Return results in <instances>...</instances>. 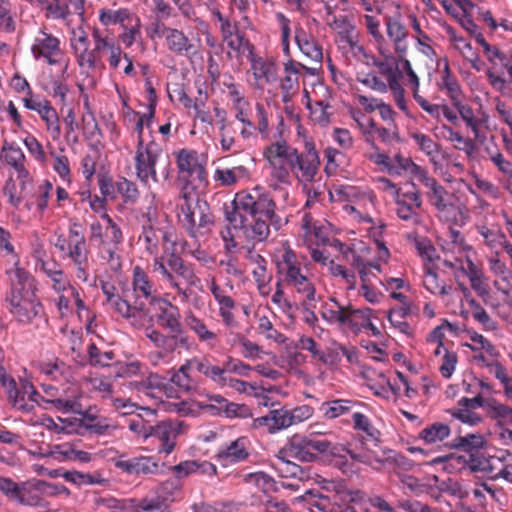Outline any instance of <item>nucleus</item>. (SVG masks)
I'll return each instance as SVG.
<instances>
[{"label": "nucleus", "mask_w": 512, "mask_h": 512, "mask_svg": "<svg viewBox=\"0 0 512 512\" xmlns=\"http://www.w3.org/2000/svg\"><path fill=\"white\" fill-rule=\"evenodd\" d=\"M140 240L144 241L146 252L155 255L151 266L158 280L175 290L182 300H189L191 288L199 287L201 280L194 264L184 261L176 253L175 228L169 223L162 224L157 218L156 209L148 207L142 214Z\"/></svg>", "instance_id": "f257e3e1"}, {"label": "nucleus", "mask_w": 512, "mask_h": 512, "mask_svg": "<svg viewBox=\"0 0 512 512\" xmlns=\"http://www.w3.org/2000/svg\"><path fill=\"white\" fill-rule=\"evenodd\" d=\"M231 205V210H225L226 220L249 241L263 242L270 235V227L279 230L282 226L272 194L260 185L238 191Z\"/></svg>", "instance_id": "f03ea898"}, {"label": "nucleus", "mask_w": 512, "mask_h": 512, "mask_svg": "<svg viewBox=\"0 0 512 512\" xmlns=\"http://www.w3.org/2000/svg\"><path fill=\"white\" fill-rule=\"evenodd\" d=\"M5 303L12 319L21 326L39 328L48 323V316L43 303L37 295L38 282L27 269L10 271Z\"/></svg>", "instance_id": "7ed1b4c3"}, {"label": "nucleus", "mask_w": 512, "mask_h": 512, "mask_svg": "<svg viewBox=\"0 0 512 512\" xmlns=\"http://www.w3.org/2000/svg\"><path fill=\"white\" fill-rule=\"evenodd\" d=\"M157 323L171 334H164L155 328H147L145 335L156 350L150 351L147 359L154 367L168 365L173 362L178 348L190 350L191 341L185 334L181 323L179 308L168 300H162L156 313Z\"/></svg>", "instance_id": "20e7f679"}, {"label": "nucleus", "mask_w": 512, "mask_h": 512, "mask_svg": "<svg viewBox=\"0 0 512 512\" xmlns=\"http://www.w3.org/2000/svg\"><path fill=\"white\" fill-rule=\"evenodd\" d=\"M276 267L277 275H281L286 286L291 287L299 295L302 305L315 308V303L321 300V296L317 295L313 278L305 273L306 268L302 259L289 245H283L279 251Z\"/></svg>", "instance_id": "39448f33"}, {"label": "nucleus", "mask_w": 512, "mask_h": 512, "mask_svg": "<svg viewBox=\"0 0 512 512\" xmlns=\"http://www.w3.org/2000/svg\"><path fill=\"white\" fill-rule=\"evenodd\" d=\"M378 76L375 72H359L356 79L364 86L380 92L391 91L397 107L406 115L409 114L405 99V90L400 83L401 72L395 64L394 59L388 64H382Z\"/></svg>", "instance_id": "423d86ee"}, {"label": "nucleus", "mask_w": 512, "mask_h": 512, "mask_svg": "<svg viewBox=\"0 0 512 512\" xmlns=\"http://www.w3.org/2000/svg\"><path fill=\"white\" fill-rule=\"evenodd\" d=\"M263 158L270 169V186L277 189L280 185L290 184V174L293 173L296 161V148L280 137L263 148Z\"/></svg>", "instance_id": "0eeeda50"}, {"label": "nucleus", "mask_w": 512, "mask_h": 512, "mask_svg": "<svg viewBox=\"0 0 512 512\" xmlns=\"http://www.w3.org/2000/svg\"><path fill=\"white\" fill-rule=\"evenodd\" d=\"M308 437L310 452L330 453L333 456H339L345 452L353 461L370 466L374 470H381L389 461V456L380 455L372 449H358L357 445L352 444H333L326 439H318L313 436Z\"/></svg>", "instance_id": "6e6552de"}, {"label": "nucleus", "mask_w": 512, "mask_h": 512, "mask_svg": "<svg viewBox=\"0 0 512 512\" xmlns=\"http://www.w3.org/2000/svg\"><path fill=\"white\" fill-rule=\"evenodd\" d=\"M180 197L184 203L180 206L178 218L188 234L196 238L208 232L213 219L207 202L194 200L190 191H181Z\"/></svg>", "instance_id": "1a4fd4ad"}, {"label": "nucleus", "mask_w": 512, "mask_h": 512, "mask_svg": "<svg viewBox=\"0 0 512 512\" xmlns=\"http://www.w3.org/2000/svg\"><path fill=\"white\" fill-rule=\"evenodd\" d=\"M178 169L177 181L182 185L181 191L204 190L208 187V173L199 160L195 150L181 149L176 154Z\"/></svg>", "instance_id": "9d476101"}, {"label": "nucleus", "mask_w": 512, "mask_h": 512, "mask_svg": "<svg viewBox=\"0 0 512 512\" xmlns=\"http://www.w3.org/2000/svg\"><path fill=\"white\" fill-rule=\"evenodd\" d=\"M3 388L12 409L21 413H31L36 406H41L42 395L33 383L26 379L17 382L11 375L4 378Z\"/></svg>", "instance_id": "9b49d317"}, {"label": "nucleus", "mask_w": 512, "mask_h": 512, "mask_svg": "<svg viewBox=\"0 0 512 512\" xmlns=\"http://www.w3.org/2000/svg\"><path fill=\"white\" fill-rule=\"evenodd\" d=\"M477 43L482 47L487 60L494 66H500L508 74L505 79L492 70L487 71V79L494 90L502 95L509 94V86H512V55L504 52L494 45H490L483 36L476 38Z\"/></svg>", "instance_id": "f8f14e48"}, {"label": "nucleus", "mask_w": 512, "mask_h": 512, "mask_svg": "<svg viewBox=\"0 0 512 512\" xmlns=\"http://www.w3.org/2000/svg\"><path fill=\"white\" fill-rule=\"evenodd\" d=\"M163 154V149L154 139L145 144L136 145L134 169L137 179L144 185H149V179L159 181L156 165Z\"/></svg>", "instance_id": "ddd939ff"}, {"label": "nucleus", "mask_w": 512, "mask_h": 512, "mask_svg": "<svg viewBox=\"0 0 512 512\" xmlns=\"http://www.w3.org/2000/svg\"><path fill=\"white\" fill-rule=\"evenodd\" d=\"M61 493H69L64 485L34 478L20 483L16 502L25 506L38 507L42 505L45 498Z\"/></svg>", "instance_id": "4468645a"}, {"label": "nucleus", "mask_w": 512, "mask_h": 512, "mask_svg": "<svg viewBox=\"0 0 512 512\" xmlns=\"http://www.w3.org/2000/svg\"><path fill=\"white\" fill-rule=\"evenodd\" d=\"M183 484L175 478L166 479L153 488L154 497L138 500L141 512H154L167 507L181 496Z\"/></svg>", "instance_id": "2eb2a0df"}, {"label": "nucleus", "mask_w": 512, "mask_h": 512, "mask_svg": "<svg viewBox=\"0 0 512 512\" xmlns=\"http://www.w3.org/2000/svg\"><path fill=\"white\" fill-rule=\"evenodd\" d=\"M443 265L455 272H461L467 276L471 288L479 295L485 296L489 293V287L486 283L482 269L476 265L469 254H458L453 259L445 258Z\"/></svg>", "instance_id": "dca6fc26"}, {"label": "nucleus", "mask_w": 512, "mask_h": 512, "mask_svg": "<svg viewBox=\"0 0 512 512\" xmlns=\"http://www.w3.org/2000/svg\"><path fill=\"white\" fill-rule=\"evenodd\" d=\"M31 53L36 60L43 58L49 65L61 64L65 58L60 39L45 31H40L34 38ZM68 66L69 59H66L63 73L67 71Z\"/></svg>", "instance_id": "f3484780"}, {"label": "nucleus", "mask_w": 512, "mask_h": 512, "mask_svg": "<svg viewBox=\"0 0 512 512\" xmlns=\"http://www.w3.org/2000/svg\"><path fill=\"white\" fill-rule=\"evenodd\" d=\"M339 36V48L346 58H352L355 61H358L368 67H376L378 73L380 72V67L382 64H388L393 60H381L377 58L372 52L365 48V46L359 40L358 35L350 33V31H347L346 33H339Z\"/></svg>", "instance_id": "a211bd4d"}, {"label": "nucleus", "mask_w": 512, "mask_h": 512, "mask_svg": "<svg viewBox=\"0 0 512 512\" xmlns=\"http://www.w3.org/2000/svg\"><path fill=\"white\" fill-rule=\"evenodd\" d=\"M395 205L396 214L401 220L411 226H417L421 223L418 210L422 205V200L414 185L406 190L402 188L395 190Z\"/></svg>", "instance_id": "6ab92c4d"}, {"label": "nucleus", "mask_w": 512, "mask_h": 512, "mask_svg": "<svg viewBox=\"0 0 512 512\" xmlns=\"http://www.w3.org/2000/svg\"><path fill=\"white\" fill-rule=\"evenodd\" d=\"M304 151L299 153L296 149L293 174L303 183H312L319 172L320 158L312 141H305Z\"/></svg>", "instance_id": "aec40b11"}, {"label": "nucleus", "mask_w": 512, "mask_h": 512, "mask_svg": "<svg viewBox=\"0 0 512 512\" xmlns=\"http://www.w3.org/2000/svg\"><path fill=\"white\" fill-rule=\"evenodd\" d=\"M233 288L234 286L231 280H227L223 286L217 284L214 279H212L209 284L210 292L218 304V312L222 323L229 329H233L238 326V322L236 321L233 312L236 309V302L230 295Z\"/></svg>", "instance_id": "412c9836"}, {"label": "nucleus", "mask_w": 512, "mask_h": 512, "mask_svg": "<svg viewBox=\"0 0 512 512\" xmlns=\"http://www.w3.org/2000/svg\"><path fill=\"white\" fill-rule=\"evenodd\" d=\"M93 48L82 49L75 57L78 66L87 73L96 69H104L103 51L108 46V37L97 27L92 29Z\"/></svg>", "instance_id": "4be33fe9"}, {"label": "nucleus", "mask_w": 512, "mask_h": 512, "mask_svg": "<svg viewBox=\"0 0 512 512\" xmlns=\"http://www.w3.org/2000/svg\"><path fill=\"white\" fill-rule=\"evenodd\" d=\"M24 107L35 111L41 120L45 123V129L53 141H58L61 137L60 118L51 102L42 96L37 99H22Z\"/></svg>", "instance_id": "5701e85b"}, {"label": "nucleus", "mask_w": 512, "mask_h": 512, "mask_svg": "<svg viewBox=\"0 0 512 512\" xmlns=\"http://www.w3.org/2000/svg\"><path fill=\"white\" fill-rule=\"evenodd\" d=\"M53 245L62 258L87 247L84 227L77 218L69 219L67 234L55 233Z\"/></svg>", "instance_id": "b1692460"}, {"label": "nucleus", "mask_w": 512, "mask_h": 512, "mask_svg": "<svg viewBox=\"0 0 512 512\" xmlns=\"http://www.w3.org/2000/svg\"><path fill=\"white\" fill-rule=\"evenodd\" d=\"M255 113L256 122H253L250 117L238 121L241 124V138L245 141H249L256 139L259 134L262 140H269L271 129L268 111L262 103L257 102L255 105Z\"/></svg>", "instance_id": "393cba45"}, {"label": "nucleus", "mask_w": 512, "mask_h": 512, "mask_svg": "<svg viewBox=\"0 0 512 512\" xmlns=\"http://www.w3.org/2000/svg\"><path fill=\"white\" fill-rule=\"evenodd\" d=\"M164 45L171 54L185 57L191 64L194 63L195 59L203 60V56L197 46L181 29L173 28L164 40Z\"/></svg>", "instance_id": "a878e982"}, {"label": "nucleus", "mask_w": 512, "mask_h": 512, "mask_svg": "<svg viewBox=\"0 0 512 512\" xmlns=\"http://www.w3.org/2000/svg\"><path fill=\"white\" fill-rule=\"evenodd\" d=\"M43 392L41 404H50L58 411L67 413L74 411L78 405L75 400V393L70 388H58L53 385H43Z\"/></svg>", "instance_id": "bb28decb"}, {"label": "nucleus", "mask_w": 512, "mask_h": 512, "mask_svg": "<svg viewBox=\"0 0 512 512\" xmlns=\"http://www.w3.org/2000/svg\"><path fill=\"white\" fill-rule=\"evenodd\" d=\"M254 158H248L246 163L235 165L231 168H217L214 172V180L222 187L235 186L237 183L250 180Z\"/></svg>", "instance_id": "cd10ccee"}, {"label": "nucleus", "mask_w": 512, "mask_h": 512, "mask_svg": "<svg viewBox=\"0 0 512 512\" xmlns=\"http://www.w3.org/2000/svg\"><path fill=\"white\" fill-rule=\"evenodd\" d=\"M180 428L181 423L172 420H164L153 425L151 437L160 442L158 453L170 454L174 450Z\"/></svg>", "instance_id": "c85d7f7f"}, {"label": "nucleus", "mask_w": 512, "mask_h": 512, "mask_svg": "<svg viewBox=\"0 0 512 512\" xmlns=\"http://www.w3.org/2000/svg\"><path fill=\"white\" fill-rule=\"evenodd\" d=\"M115 467L129 475H157L160 473L158 461L150 456L132 457L126 460H118Z\"/></svg>", "instance_id": "c756f323"}, {"label": "nucleus", "mask_w": 512, "mask_h": 512, "mask_svg": "<svg viewBox=\"0 0 512 512\" xmlns=\"http://www.w3.org/2000/svg\"><path fill=\"white\" fill-rule=\"evenodd\" d=\"M353 429L360 432V437L355 438L354 442L348 444L357 445L358 449L366 448L367 442H373L375 445L381 441V432L371 423L368 416L361 412H353Z\"/></svg>", "instance_id": "7c9ffc66"}, {"label": "nucleus", "mask_w": 512, "mask_h": 512, "mask_svg": "<svg viewBox=\"0 0 512 512\" xmlns=\"http://www.w3.org/2000/svg\"><path fill=\"white\" fill-rule=\"evenodd\" d=\"M251 442L248 437L241 436L222 447L217 455V460L222 465L245 461L249 455Z\"/></svg>", "instance_id": "2f4dec72"}, {"label": "nucleus", "mask_w": 512, "mask_h": 512, "mask_svg": "<svg viewBox=\"0 0 512 512\" xmlns=\"http://www.w3.org/2000/svg\"><path fill=\"white\" fill-rule=\"evenodd\" d=\"M109 309L113 310L119 316L128 320L132 325L140 324L145 316L146 304L144 301H135L131 304L120 295L115 300L106 304Z\"/></svg>", "instance_id": "473e14b6"}, {"label": "nucleus", "mask_w": 512, "mask_h": 512, "mask_svg": "<svg viewBox=\"0 0 512 512\" xmlns=\"http://www.w3.org/2000/svg\"><path fill=\"white\" fill-rule=\"evenodd\" d=\"M418 181L429 189L427 192L428 200L438 212H447L453 208L452 203L448 201V192L444 186H442L435 178L431 177L428 171L421 175Z\"/></svg>", "instance_id": "72a5a7b5"}, {"label": "nucleus", "mask_w": 512, "mask_h": 512, "mask_svg": "<svg viewBox=\"0 0 512 512\" xmlns=\"http://www.w3.org/2000/svg\"><path fill=\"white\" fill-rule=\"evenodd\" d=\"M194 366L191 358H188L178 368H172L168 371L170 381L181 392L190 393L197 389L199 381L192 375Z\"/></svg>", "instance_id": "f704fd0d"}, {"label": "nucleus", "mask_w": 512, "mask_h": 512, "mask_svg": "<svg viewBox=\"0 0 512 512\" xmlns=\"http://www.w3.org/2000/svg\"><path fill=\"white\" fill-rule=\"evenodd\" d=\"M142 413L133 415L127 421L128 429L138 438L146 441L151 437L156 412L150 408L140 407Z\"/></svg>", "instance_id": "c9c22d12"}, {"label": "nucleus", "mask_w": 512, "mask_h": 512, "mask_svg": "<svg viewBox=\"0 0 512 512\" xmlns=\"http://www.w3.org/2000/svg\"><path fill=\"white\" fill-rule=\"evenodd\" d=\"M279 451L284 458H292L300 462H313L317 458L314 452H310L306 436H293Z\"/></svg>", "instance_id": "e433bc0d"}, {"label": "nucleus", "mask_w": 512, "mask_h": 512, "mask_svg": "<svg viewBox=\"0 0 512 512\" xmlns=\"http://www.w3.org/2000/svg\"><path fill=\"white\" fill-rule=\"evenodd\" d=\"M94 510H109L110 512H141L139 502L135 498L118 499L111 495H96L92 500Z\"/></svg>", "instance_id": "4c0bfd02"}, {"label": "nucleus", "mask_w": 512, "mask_h": 512, "mask_svg": "<svg viewBox=\"0 0 512 512\" xmlns=\"http://www.w3.org/2000/svg\"><path fill=\"white\" fill-rule=\"evenodd\" d=\"M215 124L218 127L221 149L225 152L230 151L236 143L235 130L232 123L228 121L227 111L216 105L213 108Z\"/></svg>", "instance_id": "58836bf2"}, {"label": "nucleus", "mask_w": 512, "mask_h": 512, "mask_svg": "<svg viewBox=\"0 0 512 512\" xmlns=\"http://www.w3.org/2000/svg\"><path fill=\"white\" fill-rule=\"evenodd\" d=\"M170 469L175 475L174 478L179 481L192 474L213 476L217 473V467L213 463L199 460H185L172 466Z\"/></svg>", "instance_id": "ea45409f"}, {"label": "nucleus", "mask_w": 512, "mask_h": 512, "mask_svg": "<svg viewBox=\"0 0 512 512\" xmlns=\"http://www.w3.org/2000/svg\"><path fill=\"white\" fill-rule=\"evenodd\" d=\"M295 42L301 53L309 60L321 63L323 59V49L313 35L305 31L302 27L295 29Z\"/></svg>", "instance_id": "a19ab883"}, {"label": "nucleus", "mask_w": 512, "mask_h": 512, "mask_svg": "<svg viewBox=\"0 0 512 512\" xmlns=\"http://www.w3.org/2000/svg\"><path fill=\"white\" fill-rule=\"evenodd\" d=\"M423 286L432 295L440 297L448 296L453 291V286L440 278L434 264L424 265Z\"/></svg>", "instance_id": "79ce46f5"}, {"label": "nucleus", "mask_w": 512, "mask_h": 512, "mask_svg": "<svg viewBox=\"0 0 512 512\" xmlns=\"http://www.w3.org/2000/svg\"><path fill=\"white\" fill-rule=\"evenodd\" d=\"M285 422L283 408L272 409L268 414L254 418L249 428L251 430L274 434L280 430L286 429Z\"/></svg>", "instance_id": "37998d69"}, {"label": "nucleus", "mask_w": 512, "mask_h": 512, "mask_svg": "<svg viewBox=\"0 0 512 512\" xmlns=\"http://www.w3.org/2000/svg\"><path fill=\"white\" fill-rule=\"evenodd\" d=\"M132 289L135 301L149 300L156 293L155 286L150 280L149 275L138 265L133 268Z\"/></svg>", "instance_id": "c03bdc74"}, {"label": "nucleus", "mask_w": 512, "mask_h": 512, "mask_svg": "<svg viewBox=\"0 0 512 512\" xmlns=\"http://www.w3.org/2000/svg\"><path fill=\"white\" fill-rule=\"evenodd\" d=\"M191 361L196 372L221 387L225 386L226 378H223V370H221L219 365L212 363L211 357L193 356L191 357Z\"/></svg>", "instance_id": "a18cd8bd"}, {"label": "nucleus", "mask_w": 512, "mask_h": 512, "mask_svg": "<svg viewBox=\"0 0 512 512\" xmlns=\"http://www.w3.org/2000/svg\"><path fill=\"white\" fill-rule=\"evenodd\" d=\"M90 251L85 247L77 252L71 253L63 259L69 260V265L72 267L76 279L83 283H87L90 278L91 263L89 260Z\"/></svg>", "instance_id": "49530a36"}, {"label": "nucleus", "mask_w": 512, "mask_h": 512, "mask_svg": "<svg viewBox=\"0 0 512 512\" xmlns=\"http://www.w3.org/2000/svg\"><path fill=\"white\" fill-rule=\"evenodd\" d=\"M385 25L387 36L393 42L395 51L399 55L405 54L408 48L406 43L408 36L406 27L396 17H388Z\"/></svg>", "instance_id": "de8ad7c7"}, {"label": "nucleus", "mask_w": 512, "mask_h": 512, "mask_svg": "<svg viewBox=\"0 0 512 512\" xmlns=\"http://www.w3.org/2000/svg\"><path fill=\"white\" fill-rule=\"evenodd\" d=\"M451 105L456 109L459 117L465 123L466 127L471 130L475 139H479L480 128L485 120L477 116L474 109L464 101V98H459L458 100L451 103Z\"/></svg>", "instance_id": "09e8293b"}, {"label": "nucleus", "mask_w": 512, "mask_h": 512, "mask_svg": "<svg viewBox=\"0 0 512 512\" xmlns=\"http://www.w3.org/2000/svg\"><path fill=\"white\" fill-rule=\"evenodd\" d=\"M427 170L412 161L409 157H404L401 154H396L391 158V165L388 168V173L392 176H401L403 174H409L420 179Z\"/></svg>", "instance_id": "8fccbe9b"}, {"label": "nucleus", "mask_w": 512, "mask_h": 512, "mask_svg": "<svg viewBox=\"0 0 512 512\" xmlns=\"http://www.w3.org/2000/svg\"><path fill=\"white\" fill-rule=\"evenodd\" d=\"M248 59L251 63L253 75L257 81L261 84H267L275 81L277 68L274 62L256 56L255 53H253Z\"/></svg>", "instance_id": "3c124183"}, {"label": "nucleus", "mask_w": 512, "mask_h": 512, "mask_svg": "<svg viewBox=\"0 0 512 512\" xmlns=\"http://www.w3.org/2000/svg\"><path fill=\"white\" fill-rule=\"evenodd\" d=\"M39 370L43 375L48 376L51 380L60 383H68L72 378L70 366L58 358L41 362L39 364Z\"/></svg>", "instance_id": "603ef678"}, {"label": "nucleus", "mask_w": 512, "mask_h": 512, "mask_svg": "<svg viewBox=\"0 0 512 512\" xmlns=\"http://www.w3.org/2000/svg\"><path fill=\"white\" fill-rule=\"evenodd\" d=\"M438 88L440 91L445 93L451 103L459 98H464L461 85L457 77L451 72L448 62L445 63L442 70L441 77L438 82Z\"/></svg>", "instance_id": "864d4df0"}, {"label": "nucleus", "mask_w": 512, "mask_h": 512, "mask_svg": "<svg viewBox=\"0 0 512 512\" xmlns=\"http://www.w3.org/2000/svg\"><path fill=\"white\" fill-rule=\"evenodd\" d=\"M359 402L350 399H334L325 401L319 407L323 417L328 420L349 414Z\"/></svg>", "instance_id": "5fc2aeb1"}, {"label": "nucleus", "mask_w": 512, "mask_h": 512, "mask_svg": "<svg viewBox=\"0 0 512 512\" xmlns=\"http://www.w3.org/2000/svg\"><path fill=\"white\" fill-rule=\"evenodd\" d=\"M185 324L192 332H194L200 342H205L214 346L217 341V335L208 329L202 319L198 318L192 312H189L185 315Z\"/></svg>", "instance_id": "6e6d98bb"}, {"label": "nucleus", "mask_w": 512, "mask_h": 512, "mask_svg": "<svg viewBox=\"0 0 512 512\" xmlns=\"http://www.w3.org/2000/svg\"><path fill=\"white\" fill-rule=\"evenodd\" d=\"M0 251L3 256H10L12 259V264L5 268V276L8 278V274L10 271H14L16 268L25 269L21 266L20 256L15 251V247L12 243V235L5 228L0 226Z\"/></svg>", "instance_id": "4d7b16f0"}, {"label": "nucleus", "mask_w": 512, "mask_h": 512, "mask_svg": "<svg viewBox=\"0 0 512 512\" xmlns=\"http://www.w3.org/2000/svg\"><path fill=\"white\" fill-rule=\"evenodd\" d=\"M442 130L446 132V140L453 143L456 150L463 151L468 157H473L476 150L475 138L464 137L451 126L443 124Z\"/></svg>", "instance_id": "13d9d810"}, {"label": "nucleus", "mask_w": 512, "mask_h": 512, "mask_svg": "<svg viewBox=\"0 0 512 512\" xmlns=\"http://www.w3.org/2000/svg\"><path fill=\"white\" fill-rule=\"evenodd\" d=\"M451 434L449 425L442 422H434L424 427L418 434V439L427 444H435L447 439Z\"/></svg>", "instance_id": "bf43d9fd"}, {"label": "nucleus", "mask_w": 512, "mask_h": 512, "mask_svg": "<svg viewBox=\"0 0 512 512\" xmlns=\"http://www.w3.org/2000/svg\"><path fill=\"white\" fill-rule=\"evenodd\" d=\"M373 310L365 307L355 309L352 306H346V311L343 319L342 326L350 327L353 329L364 328L372 318Z\"/></svg>", "instance_id": "052dcab7"}, {"label": "nucleus", "mask_w": 512, "mask_h": 512, "mask_svg": "<svg viewBox=\"0 0 512 512\" xmlns=\"http://www.w3.org/2000/svg\"><path fill=\"white\" fill-rule=\"evenodd\" d=\"M411 314L410 306H399L390 309L388 314V321L391 326L397 329L400 333L410 336L413 334V327L406 321L407 316Z\"/></svg>", "instance_id": "680f3d73"}, {"label": "nucleus", "mask_w": 512, "mask_h": 512, "mask_svg": "<svg viewBox=\"0 0 512 512\" xmlns=\"http://www.w3.org/2000/svg\"><path fill=\"white\" fill-rule=\"evenodd\" d=\"M354 119L357 121L364 134L375 133L378 138L385 143H390L394 139L399 138L397 127L394 124L393 128H387L377 126L372 118H368L366 123L360 122V119L356 117H354Z\"/></svg>", "instance_id": "e2e57ef3"}, {"label": "nucleus", "mask_w": 512, "mask_h": 512, "mask_svg": "<svg viewBox=\"0 0 512 512\" xmlns=\"http://www.w3.org/2000/svg\"><path fill=\"white\" fill-rule=\"evenodd\" d=\"M122 32L118 35L119 41L123 43L126 48L131 47L136 41L141 39V20L133 14L130 21H126L121 25Z\"/></svg>", "instance_id": "0e129e2a"}, {"label": "nucleus", "mask_w": 512, "mask_h": 512, "mask_svg": "<svg viewBox=\"0 0 512 512\" xmlns=\"http://www.w3.org/2000/svg\"><path fill=\"white\" fill-rule=\"evenodd\" d=\"M66 481L76 485H106L108 479L103 476L100 471H94L93 473H82L78 471H66L63 474Z\"/></svg>", "instance_id": "69168bd1"}, {"label": "nucleus", "mask_w": 512, "mask_h": 512, "mask_svg": "<svg viewBox=\"0 0 512 512\" xmlns=\"http://www.w3.org/2000/svg\"><path fill=\"white\" fill-rule=\"evenodd\" d=\"M447 245L443 247L445 253L468 254L472 247L466 242L464 235L456 228L450 226L447 232Z\"/></svg>", "instance_id": "338daca9"}, {"label": "nucleus", "mask_w": 512, "mask_h": 512, "mask_svg": "<svg viewBox=\"0 0 512 512\" xmlns=\"http://www.w3.org/2000/svg\"><path fill=\"white\" fill-rule=\"evenodd\" d=\"M415 143L419 149L427 155L430 162L434 165H438V158L441 154V145L434 141L429 135L423 133H416L413 135Z\"/></svg>", "instance_id": "774afa93"}]
</instances>
